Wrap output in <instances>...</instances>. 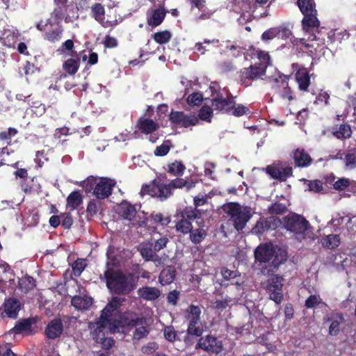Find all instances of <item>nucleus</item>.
<instances>
[{
    "instance_id": "ea45409f",
    "label": "nucleus",
    "mask_w": 356,
    "mask_h": 356,
    "mask_svg": "<svg viewBox=\"0 0 356 356\" xmlns=\"http://www.w3.org/2000/svg\"><path fill=\"white\" fill-rule=\"evenodd\" d=\"M67 12V6H56L54 10L51 13V17L53 24H60L61 21L63 19L65 15Z\"/></svg>"
},
{
    "instance_id": "f257e3e1",
    "label": "nucleus",
    "mask_w": 356,
    "mask_h": 356,
    "mask_svg": "<svg viewBox=\"0 0 356 356\" xmlns=\"http://www.w3.org/2000/svg\"><path fill=\"white\" fill-rule=\"evenodd\" d=\"M108 289L118 296H127L136 287V281L132 274L123 273L120 270L108 268L104 272Z\"/></svg>"
},
{
    "instance_id": "b1692460",
    "label": "nucleus",
    "mask_w": 356,
    "mask_h": 356,
    "mask_svg": "<svg viewBox=\"0 0 356 356\" xmlns=\"http://www.w3.org/2000/svg\"><path fill=\"white\" fill-rule=\"evenodd\" d=\"M295 79L300 90H307L310 84V77L309 72L305 67H300L297 70Z\"/></svg>"
},
{
    "instance_id": "603ef678",
    "label": "nucleus",
    "mask_w": 356,
    "mask_h": 356,
    "mask_svg": "<svg viewBox=\"0 0 356 356\" xmlns=\"http://www.w3.org/2000/svg\"><path fill=\"white\" fill-rule=\"evenodd\" d=\"M0 40L3 45L8 47H13L16 42V37L14 33L10 31L5 32Z\"/></svg>"
},
{
    "instance_id": "4468645a",
    "label": "nucleus",
    "mask_w": 356,
    "mask_h": 356,
    "mask_svg": "<svg viewBox=\"0 0 356 356\" xmlns=\"http://www.w3.org/2000/svg\"><path fill=\"white\" fill-rule=\"evenodd\" d=\"M227 96L224 99L213 102L212 107L214 110L221 113H230L235 107V97L230 92H227Z\"/></svg>"
},
{
    "instance_id": "20e7f679",
    "label": "nucleus",
    "mask_w": 356,
    "mask_h": 356,
    "mask_svg": "<svg viewBox=\"0 0 356 356\" xmlns=\"http://www.w3.org/2000/svg\"><path fill=\"white\" fill-rule=\"evenodd\" d=\"M254 258L257 262L260 264L268 263L272 260V268L270 270L273 272L284 263L288 257L286 250L272 243L260 244L254 250Z\"/></svg>"
},
{
    "instance_id": "39448f33",
    "label": "nucleus",
    "mask_w": 356,
    "mask_h": 356,
    "mask_svg": "<svg viewBox=\"0 0 356 356\" xmlns=\"http://www.w3.org/2000/svg\"><path fill=\"white\" fill-rule=\"evenodd\" d=\"M291 42L293 44V50L300 53L307 52L313 58H320L325 53L326 47L324 40L316 34H312L307 40L303 38H295Z\"/></svg>"
},
{
    "instance_id": "680f3d73",
    "label": "nucleus",
    "mask_w": 356,
    "mask_h": 356,
    "mask_svg": "<svg viewBox=\"0 0 356 356\" xmlns=\"http://www.w3.org/2000/svg\"><path fill=\"white\" fill-rule=\"evenodd\" d=\"M184 115L185 113L183 111H172L169 115V120L173 124L180 125Z\"/></svg>"
},
{
    "instance_id": "3c124183",
    "label": "nucleus",
    "mask_w": 356,
    "mask_h": 356,
    "mask_svg": "<svg viewBox=\"0 0 356 356\" xmlns=\"http://www.w3.org/2000/svg\"><path fill=\"white\" fill-rule=\"evenodd\" d=\"M276 38L286 40L289 37V26L288 24H282L275 26Z\"/></svg>"
},
{
    "instance_id": "bb28decb",
    "label": "nucleus",
    "mask_w": 356,
    "mask_h": 356,
    "mask_svg": "<svg viewBox=\"0 0 356 356\" xmlns=\"http://www.w3.org/2000/svg\"><path fill=\"white\" fill-rule=\"evenodd\" d=\"M175 268L172 266H168L164 268L159 276V283L163 285H168L173 282L176 276Z\"/></svg>"
},
{
    "instance_id": "ddd939ff",
    "label": "nucleus",
    "mask_w": 356,
    "mask_h": 356,
    "mask_svg": "<svg viewBox=\"0 0 356 356\" xmlns=\"http://www.w3.org/2000/svg\"><path fill=\"white\" fill-rule=\"evenodd\" d=\"M91 15L104 28H113L118 24V21L116 19H105V9L99 3H95L91 6Z\"/></svg>"
},
{
    "instance_id": "58836bf2",
    "label": "nucleus",
    "mask_w": 356,
    "mask_h": 356,
    "mask_svg": "<svg viewBox=\"0 0 356 356\" xmlns=\"http://www.w3.org/2000/svg\"><path fill=\"white\" fill-rule=\"evenodd\" d=\"M159 185V179H154L149 184H143L142 186L140 195L142 197L149 195L152 197H156Z\"/></svg>"
},
{
    "instance_id": "6e6d98bb",
    "label": "nucleus",
    "mask_w": 356,
    "mask_h": 356,
    "mask_svg": "<svg viewBox=\"0 0 356 356\" xmlns=\"http://www.w3.org/2000/svg\"><path fill=\"white\" fill-rule=\"evenodd\" d=\"M17 130L15 128L10 127L7 131L0 132V140L6 142L9 145L11 142V138L17 134Z\"/></svg>"
},
{
    "instance_id": "423d86ee",
    "label": "nucleus",
    "mask_w": 356,
    "mask_h": 356,
    "mask_svg": "<svg viewBox=\"0 0 356 356\" xmlns=\"http://www.w3.org/2000/svg\"><path fill=\"white\" fill-rule=\"evenodd\" d=\"M259 63L251 65L249 67H244L240 71L239 78L242 84L248 86L252 81L257 80L264 75L266 68L270 63L268 53L259 51L258 53Z\"/></svg>"
},
{
    "instance_id": "4c0bfd02",
    "label": "nucleus",
    "mask_w": 356,
    "mask_h": 356,
    "mask_svg": "<svg viewBox=\"0 0 356 356\" xmlns=\"http://www.w3.org/2000/svg\"><path fill=\"white\" fill-rule=\"evenodd\" d=\"M189 234V238L191 242L195 245L200 244L207 235V231L203 227H200L197 229L192 228Z\"/></svg>"
},
{
    "instance_id": "e433bc0d",
    "label": "nucleus",
    "mask_w": 356,
    "mask_h": 356,
    "mask_svg": "<svg viewBox=\"0 0 356 356\" xmlns=\"http://www.w3.org/2000/svg\"><path fill=\"white\" fill-rule=\"evenodd\" d=\"M134 327L135 330L132 334V340L134 343L139 341L140 339L147 337L149 333L147 322Z\"/></svg>"
},
{
    "instance_id": "393cba45",
    "label": "nucleus",
    "mask_w": 356,
    "mask_h": 356,
    "mask_svg": "<svg viewBox=\"0 0 356 356\" xmlns=\"http://www.w3.org/2000/svg\"><path fill=\"white\" fill-rule=\"evenodd\" d=\"M325 321L330 322L329 334L336 336L339 333L341 325L344 323V318L341 314H334L325 319Z\"/></svg>"
},
{
    "instance_id": "c756f323",
    "label": "nucleus",
    "mask_w": 356,
    "mask_h": 356,
    "mask_svg": "<svg viewBox=\"0 0 356 356\" xmlns=\"http://www.w3.org/2000/svg\"><path fill=\"white\" fill-rule=\"evenodd\" d=\"M92 304V298L87 296H75L71 300V305L78 310L88 309Z\"/></svg>"
},
{
    "instance_id": "5fc2aeb1",
    "label": "nucleus",
    "mask_w": 356,
    "mask_h": 356,
    "mask_svg": "<svg viewBox=\"0 0 356 356\" xmlns=\"http://www.w3.org/2000/svg\"><path fill=\"white\" fill-rule=\"evenodd\" d=\"M346 166L349 169L356 167V149L350 150L345 156Z\"/></svg>"
},
{
    "instance_id": "c03bdc74",
    "label": "nucleus",
    "mask_w": 356,
    "mask_h": 356,
    "mask_svg": "<svg viewBox=\"0 0 356 356\" xmlns=\"http://www.w3.org/2000/svg\"><path fill=\"white\" fill-rule=\"evenodd\" d=\"M172 36V33L169 31L164 30L154 33L152 35V38L156 43L159 44H164L171 40Z\"/></svg>"
},
{
    "instance_id": "bf43d9fd",
    "label": "nucleus",
    "mask_w": 356,
    "mask_h": 356,
    "mask_svg": "<svg viewBox=\"0 0 356 356\" xmlns=\"http://www.w3.org/2000/svg\"><path fill=\"white\" fill-rule=\"evenodd\" d=\"M211 103L216 102L218 100H220L227 96V92H230L229 90L224 88L223 90H216L213 87H211Z\"/></svg>"
},
{
    "instance_id": "a878e982",
    "label": "nucleus",
    "mask_w": 356,
    "mask_h": 356,
    "mask_svg": "<svg viewBox=\"0 0 356 356\" xmlns=\"http://www.w3.org/2000/svg\"><path fill=\"white\" fill-rule=\"evenodd\" d=\"M293 160L296 166L305 168L310 165L312 158L303 149H297L293 153Z\"/></svg>"
},
{
    "instance_id": "aec40b11",
    "label": "nucleus",
    "mask_w": 356,
    "mask_h": 356,
    "mask_svg": "<svg viewBox=\"0 0 356 356\" xmlns=\"http://www.w3.org/2000/svg\"><path fill=\"white\" fill-rule=\"evenodd\" d=\"M167 11L163 7H159L152 10L151 13H148L147 16V24L152 28L159 26L163 22Z\"/></svg>"
},
{
    "instance_id": "6e6552de",
    "label": "nucleus",
    "mask_w": 356,
    "mask_h": 356,
    "mask_svg": "<svg viewBox=\"0 0 356 356\" xmlns=\"http://www.w3.org/2000/svg\"><path fill=\"white\" fill-rule=\"evenodd\" d=\"M222 209L229 217L234 228L241 231L245 227L252 214L248 207H242L238 202H229L223 205Z\"/></svg>"
},
{
    "instance_id": "0e129e2a",
    "label": "nucleus",
    "mask_w": 356,
    "mask_h": 356,
    "mask_svg": "<svg viewBox=\"0 0 356 356\" xmlns=\"http://www.w3.org/2000/svg\"><path fill=\"white\" fill-rule=\"evenodd\" d=\"M286 210H287L286 207L284 204L280 203V202H275L274 204H272L268 207L269 213H272V214H276V215L282 214L284 212H286Z\"/></svg>"
},
{
    "instance_id": "c9c22d12",
    "label": "nucleus",
    "mask_w": 356,
    "mask_h": 356,
    "mask_svg": "<svg viewBox=\"0 0 356 356\" xmlns=\"http://www.w3.org/2000/svg\"><path fill=\"white\" fill-rule=\"evenodd\" d=\"M201 308L198 305H191L186 309L185 318L188 322H201Z\"/></svg>"
},
{
    "instance_id": "0eeeda50",
    "label": "nucleus",
    "mask_w": 356,
    "mask_h": 356,
    "mask_svg": "<svg viewBox=\"0 0 356 356\" xmlns=\"http://www.w3.org/2000/svg\"><path fill=\"white\" fill-rule=\"evenodd\" d=\"M314 239L315 235L309 221L302 216L291 212V240L301 242Z\"/></svg>"
},
{
    "instance_id": "de8ad7c7",
    "label": "nucleus",
    "mask_w": 356,
    "mask_h": 356,
    "mask_svg": "<svg viewBox=\"0 0 356 356\" xmlns=\"http://www.w3.org/2000/svg\"><path fill=\"white\" fill-rule=\"evenodd\" d=\"M186 167L181 161H175L168 164V172L173 175H181L185 170Z\"/></svg>"
},
{
    "instance_id": "cd10ccee",
    "label": "nucleus",
    "mask_w": 356,
    "mask_h": 356,
    "mask_svg": "<svg viewBox=\"0 0 356 356\" xmlns=\"http://www.w3.org/2000/svg\"><path fill=\"white\" fill-rule=\"evenodd\" d=\"M75 58H67L63 64V70L69 75H74L80 67V58L75 52Z\"/></svg>"
},
{
    "instance_id": "7ed1b4c3",
    "label": "nucleus",
    "mask_w": 356,
    "mask_h": 356,
    "mask_svg": "<svg viewBox=\"0 0 356 356\" xmlns=\"http://www.w3.org/2000/svg\"><path fill=\"white\" fill-rule=\"evenodd\" d=\"M113 298L120 300V305L116 308L115 312L111 316V328L113 331L118 332L120 327L122 332L127 334L134 328V327L146 323V318L142 314L131 311H127L120 314L119 309L124 301V298L118 296L113 297Z\"/></svg>"
},
{
    "instance_id": "9d476101",
    "label": "nucleus",
    "mask_w": 356,
    "mask_h": 356,
    "mask_svg": "<svg viewBox=\"0 0 356 356\" xmlns=\"http://www.w3.org/2000/svg\"><path fill=\"white\" fill-rule=\"evenodd\" d=\"M195 348V350L201 349L210 355H218L222 352L223 348L222 342L216 337L207 334L199 338Z\"/></svg>"
},
{
    "instance_id": "c85d7f7f",
    "label": "nucleus",
    "mask_w": 356,
    "mask_h": 356,
    "mask_svg": "<svg viewBox=\"0 0 356 356\" xmlns=\"http://www.w3.org/2000/svg\"><path fill=\"white\" fill-rule=\"evenodd\" d=\"M320 243L323 248L334 250L340 245L341 238L338 234H331L323 236Z\"/></svg>"
},
{
    "instance_id": "e2e57ef3",
    "label": "nucleus",
    "mask_w": 356,
    "mask_h": 356,
    "mask_svg": "<svg viewBox=\"0 0 356 356\" xmlns=\"http://www.w3.org/2000/svg\"><path fill=\"white\" fill-rule=\"evenodd\" d=\"M31 108L33 113L38 117L42 116L46 111L45 105L39 102H32Z\"/></svg>"
},
{
    "instance_id": "774afa93",
    "label": "nucleus",
    "mask_w": 356,
    "mask_h": 356,
    "mask_svg": "<svg viewBox=\"0 0 356 356\" xmlns=\"http://www.w3.org/2000/svg\"><path fill=\"white\" fill-rule=\"evenodd\" d=\"M220 273L223 279L227 281L236 278V277L240 275V273L238 270H231L228 269L227 267L221 268Z\"/></svg>"
},
{
    "instance_id": "37998d69",
    "label": "nucleus",
    "mask_w": 356,
    "mask_h": 356,
    "mask_svg": "<svg viewBox=\"0 0 356 356\" xmlns=\"http://www.w3.org/2000/svg\"><path fill=\"white\" fill-rule=\"evenodd\" d=\"M213 116V109L207 105L202 106L197 115L198 121L202 120L207 122H211Z\"/></svg>"
},
{
    "instance_id": "052dcab7",
    "label": "nucleus",
    "mask_w": 356,
    "mask_h": 356,
    "mask_svg": "<svg viewBox=\"0 0 356 356\" xmlns=\"http://www.w3.org/2000/svg\"><path fill=\"white\" fill-rule=\"evenodd\" d=\"M170 149V141L165 140L161 145L157 146L154 150V154L157 156H165Z\"/></svg>"
},
{
    "instance_id": "7c9ffc66",
    "label": "nucleus",
    "mask_w": 356,
    "mask_h": 356,
    "mask_svg": "<svg viewBox=\"0 0 356 356\" xmlns=\"http://www.w3.org/2000/svg\"><path fill=\"white\" fill-rule=\"evenodd\" d=\"M138 294L144 300H154L160 296L161 292L156 287L143 286L138 290Z\"/></svg>"
},
{
    "instance_id": "2eb2a0df",
    "label": "nucleus",
    "mask_w": 356,
    "mask_h": 356,
    "mask_svg": "<svg viewBox=\"0 0 356 356\" xmlns=\"http://www.w3.org/2000/svg\"><path fill=\"white\" fill-rule=\"evenodd\" d=\"M63 332V324L60 318L50 321L44 330V334L49 339H56L60 337Z\"/></svg>"
},
{
    "instance_id": "dca6fc26",
    "label": "nucleus",
    "mask_w": 356,
    "mask_h": 356,
    "mask_svg": "<svg viewBox=\"0 0 356 356\" xmlns=\"http://www.w3.org/2000/svg\"><path fill=\"white\" fill-rule=\"evenodd\" d=\"M136 127L142 134L148 135L156 131L159 128V126L158 123L153 120L142 116L137 120Z\"/></svg>"
},
{
    "instance_id": "a19ab883",
    "label": "nucleus",
    "mask_w": 356,
    "mask_h": 356,
    "mask_svg": "<svg viewBox=\"0 0 356 356\" xmlns=\"http://www.w3.org/2000/svg\"><path fill=\"white\" fill-rule=\"evenodd\" d=\"M74 43L73 40L68 39L61 44V45L57 49V52L61 55L74 56L73 54L74 53Z\"/></svg>"
},
{
    "instance_id": "4be33fe9",
    "label": "nucleus",
    "mask_w": 356,
    "mask_h": 356,
    "mask_svg": "<svg viewBox=\"0 0 356 356\" xmlns=\"http://www.w3.org/2000/svg\"><path fill=\"white\" fill-rule=\"evenodd\" d=\"M289 76L288 75H280L279 79H275V90L283 99H289Z\"/></svg>"
},
{
    "instance_id": "473e14b6",
    "label": "nucleus",
    "mask_w": 356,
    "mask_h": 356,
    "mask_svg": "<svg viewBox=\"0 0 356 356\" xmlns=\"http://www.w3.org/2000/svg\"><path fill=\"white\" fill-rule=\"evenodd\" d=\"M56 27L50 31H46L43 35L44 40L52 43L57 42L60 40L63 33V28L61 24H56Z\"/></svg>"
},
{
    "instance_id": "f704fd0d",
    "label": "nucleus",
    "mask_w": 356,
    "mask_h": 356,
    "mask_svg": "<svg viewBox=\"0 0 356 356\" xmlns=\"http://www.w3.org/2000/svg\"><path fill=\"white\" fill-rule=\"evenodd\" d=\"M83 202V196L79 191H74L70 193L67 197V207L71 210L76 209Z\"/></svg>"
},
{
    "instance_id": "6ab92c4d",
    "label": "nucleus",
    "mask_w": 356,
    "mask_h": 356,
    "mask_svg": "<svg viewBox=\"0 0 356 356\" xmlns=\"http://www.w3.org/2000/svg\"><path fill=\"white\" fill-rule=\"evenodd\" d=\"M264 227L266 229L274 230L277 227H284L286 230H289V215H287L283 218V220H280L277 216H270L264 220Z\"/></svg>"
},
{
    "instance_id": "72a5a7b5",
    "label": "nucleus",
    "mask_w": 356,
    "mask_h": 356,
    "mask_svg": "<svg viewBox=\"0 0 356 356\" xmlns=\"http://www.w3.org/2000/svg\"><path fill=\"white\" fill-rule=\"evenodd\" d=\"M36 286V280L31 276L26 275L22 277L18 283V287L19 290L24 293H27L29 291L33 289Z\"/></svg>"
},
{
    "instance_id": "f8f14e48",
    "label": "nucleus",
    "mask_w": 356,
    "mask_h": 356,
    "mask_svg": "<svg viewBox=\"0 0 356 356\" xmlns=\"http://www.w3.org/2000/svg\"><path fill=\"white\" fill-rule=\"evenodd\" d=\"M282 286L281 278L277 276L272 277L268 280L266 290L269 298L277 304L280 303L283 299Z\"/></svg>"
},
{
    "instance_id": "49530a36",
    "label": "nucleus",
    "mask_w": 356,
    "mask_h": 356,
    "mask_svg": "<svg viewBox=\"0 0 356 356\" xmlns=\"http://www.w3.org/2000/svg\"><path fill=\"white\" fill-rule=\"evenodd\" d=\"M171 189L181 188L184 186L186 187L187 191L190 190L194 186L193 183H189L183 178H176L169 183Z\"/></svg>"
},
{
    "instance_id": "4d7b16f0",
    "label": "nucleus",
    "mask_w": 356,
    "mask_h": 356,
    "mask_svg": "<svg viewBox=\"0 0 356 356\" xmlns=\"http://www.w3.org/2000/svg\"><path fill=\"white\" fill-rule=\"evenodd\" d=\"M87 264L84 259H78L72 264V272L76 277L81 275V273L85 270Z\"/></svg>"
},
{
    "instance_id": "a18cd8bd",
    "label": "nucleus",
    "mask_w": 356,
    "mask_h": 356,
    "mask_svg": "<svg viewBox=\"0 0 356 356\" xmlns=\"http://www.w3.org/2000/svg\"><path fill=\"white\" fill-rule=\"evenodd\" d=\"M172 195V189L168 184H164L161 183V181L159 180L158 190L156 197L159 198L161 200L163 201L168 198Z\"/></svg>"
},
{
    "instance_id": "338daca9",
    "label": "nucleus",
    "mask_w": 356,
    "mask_h": 356,
    "mask_svg": "<svg viewBox=\"0 0 356 356\" xmlns=\"http://www.w3.org/2000/svg\"><path fill=\"white\" fill-rule=\"evenodd\" d=\"M168 242L169 238L167 236H163L155 240L154 242L152 241V247L154 248V251L158 252L165 248Z\"/></svg>"
},
{
    "instance_id": "79ce46f5",
    "label": "nucleus",
    "mask_w": 356,
    "mask_h": 356,
    "mask_svg": "<svg viewBox=\"0 0 356 356\" xmlns=\"http://www.w3.org/2000/svg\"><path fill=\"white\" fill-rule=\"evenodd\" d=\"M203 331L201 322H188L186 332L188 336L200 337L203 334Z\"/></svg>"
},
{
    "instance_id": "1a4fd4ad",
    "label": "nucleus",
    "mask_w": 356,
    "mask_h": 356,
    "mask_svg": "<svg viewBox=\"0 0 356 356\" xmlns=\"http://www.w3.org/2000/svg\"><path fill=\"white\" fill-rule=\"evenodd\" d=\"M201 216L200 210L192 207H186L177 212L175 216V229L177 232L184 235L188 234L193 228L191 220L200 219Z\"/></svg>"
},
{
    "instance_id": "a211bd4d",
    "label": "nucleus",
    "mask_w": 356,
    "mask_h": 356,
    "mask_svg": "<svg viewBox=\"0 0 356 356\" xmlns=\"http://www.w3.org/2000/svg\"><path fill=\"white\" fill-rule=\"evenodd\" d=\"M140 253L146 261H153L156 265L161 264V258L154 251L152 247V241L142 244Z\"/></svg>"
},
{
    "instance_id": "69168bd1",
    "label": "nucleus",
    "mask_w": 356,
    "mask_h": 356,
    "mask_svg": "<svg viewBox=\"0 0 356 356\" xmlns=\"http://www.w3.org/2000/svg\"><path fill=\"white\" fill-rule=\"evenodd\" d=\"M163 335L166 340L174 342L177 339V332L172 325L166 326L163 330Z\"/></svg>"
},
{
    "instance_id": "2f4dec72",
    "label": "nucleus",
    "mask_w": 356,
    "mask_h": 356,
    "mask_svg": "<svg viewBox=\"0 0 356 356\" xmlns=\"http://www.w3.org/2000/svg\"><path fill=\"white\" fill-rule=\"evenodd\" d=\"M36 323L35 318H24L15 324L13 330L15 333L19 334L22 332L31 333L32 332V325Z\"/></svg>"
},
{
    "instance_id": "9b49d317",
    "label": "nucleus",
    "mask_w": 356,
    "mask_h": 356,
    "mask_svg": "<svg viewBox=\"0 0 356 356\" xmlns=\"http://www.w3.org/2000/svg\"><path fill=\"white\" fill-rule=\"evenodd\" d=\"M115 185V181L113 179L101 177L95 187L93 195L99 200L108 198L112 194Z\"/></svg>"
},
{
    "instance_id": "f03ea898",
    "label": "nucleus",
    "mask_w": 356,
    "mask_h": 356,
    "mask_svg": "<svg viewBox=\"0 0 356 356\" xmlns=\"http://www.w3.org/2000/svg\"><path fill=\"white\" fill-rule=\"evenodd\" d=\"M120 300L112 298L105 307L102 310L99 317L95 322H90L88 327L93 330L91 332L92 338L95 341L98 339H103L106 334H113L111 328V316L115 312L116 308L120 305Z\"/></svg>"
},
{
    "instance_id": "f3484780",
    "label": "nucleus",
    "mask_w": 356,
    "mask_h": 356,
    "mask_svg": "<svg viewBox=\"0 0 356 356\" xmlns=\"http://www.w3.org/2000/svg\"><path fill=\"white\" fill-rule=\"evenodd\" d=\"M266 171L271 178L280 181H286L289 177V165H270L266 167Z\"/></svg>"
},
{
    "instance_id": "13d9d810",
    "label": "nucleus",
    "mask_w": 356,
    "mask_h": 356,
    "mask_svg": "<svg viewBox=\"0 0 356 356\" xmlns=\"http://www.w3.org/2000/svg\"><path fill=\"white\" fill-rule=\"evenodd\" d=\"M186 101L190 106H200L203 102L202 94L199 92H193L188 97Z\"/></svg>"
},
{
    "instance_id": "8fccbe9b",
    "label": "nucleus",
    "mask_w": 356,
    "mask_h": 356,
    "mask_svg": "<svg viewBox=\"0 0 356 356\" xmlns=\"http://www.w3.org/2000/svg\"><path fill=\"white\" fill-rule=\"evenodd\" d=\"M198 124V118L193 113L189 115H184L182 122L180 124L181 127L188 128L191 126H195Z\"/></svg>"
},
{
    "instance_id": "09e8293b",
    "label": "nucleus",
    "mask_w": 356,
    "mask_h": 356,
    "mask_svg": "<svg viewBox=\"0 0 356 356\" xmlns=\"http://www.w3.org/2000/svg\"><path fill=\"white\" fill-rule=\"evenodd\" d=\"M97 178L93 176H90L86 178L81 184V186L86 193L94 192L95 187L97 184Z\"/></svg>"
},
{
    "instance_id": "412c9836",
    "label": "nucleus",
    "mask_w": 356,
    "mask_h": 356,
    "mask_svg": "<svg viewBox=\"0 0 356 356\" xmlns=\"http://www.w3.org/2000/svg\"><path fill=\"white\" fill-rule=\"evenodd\" d=\"M20 301L15 298H6L3 303L4 312L10 318H16L19 311L21 309Z\"/></svg>"
},
{
    "instance_id": "5701e85b",
    "label": "nucleus",
    "mask_w": 356,
    "mask_h": 356,
    "mask_svg": "<svg viewBox=\"0 0 356 356\" xmlns=\"http://www.w3.org/2000/svg\"><path fill=\"white\" fill-rule=\"evenodd\" d=\"M136 213V207L127 201H122L118 206V214L124 220H132Z\"/></svg>"
},
{
    "instance_id": "864d4df0",
    "label": "nucleus",
    "mask_w": 356,
    "mask_h": 356,
    "mask_svg": "<svg viewBox=\"0 0 356 356\" xmlns=\"http://www.w3.org/2000/svg\"><path fill=\"white\" fill-rule=\"evenodd\" d=\"M352 134L350 127L348 124H341L339 129L334 132L337 138H347L350 137Z\"/></svg>"
}]
</instances>
